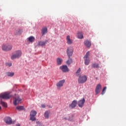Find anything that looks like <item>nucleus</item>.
I'll list each match as a JSON object with an SVG mask.
<instances>
[{"mask_svg": "<svg viewBox=\"0 0 126 126\" xmlns=\"http://www.w3.org/2000/svg\"><path fill=\"white\" fill-rule=\"evenodd\" d=\"M22 55V52L21 50H17L15 51L14 53L11 56V60H15L16 59H19Z\"/></svg>", "mask_w": 126, "mask_h": 126, "instance_id": "nucleus-1", "label": "nucleus"}, {"mask_svg": "<svg viewBox=\"0 0 126 126\" xmlns=\"http://www.w3.org/2000/svg\"><path fill=\"white\" fill-rule=\"evenodd\" d=\"M12 49V45L11 44H3L2 46V50L5 52L11 51Z\"/></svg>", "mask_w": 126, "mask_h": 126, "instance_id": "nucleus-2", "label": "nucleus"}, {"mask_svg": "<svg viewBox=\"0 0 126 126\" xmlns=\"http://www.w3.org/2000/svg\"><path fill=\"white\" fill-rule=\"evenodd\" d=\"M87 81V77L85 75L83 76H79L78 79V82L80 84H83V83H85Z\"/></svg>", "mask_w": 126, "mask_h": 126, "instance_id": "nucleus-3", "label": "nucleus"}, {"mask_svg": "<svg viewBox=\"0 0 126 126\" xmlns=\"http://www.w3.org/2000/svg\"><path fill=\"white\" fill-rule=\"evenodd\" d=\"M11 95L10 94L5 92L3 94H0V98H1L2 99H5V100H7V99H9L11 98Z\"/></svg>", "mask_w": 126, "mask_h": 126, "instance_id": "nucleus-4", "label": "nucleus"}, {"mask_svg": "<svg viewBox=\"0 0 126 126\" xmlns=\"http://www.w3.org/2000/svg\"><path fill=\"white\" fill-rule=\"evenodd\" d=\"M66 54L69 58L72 56V54H73V49H72V47H70L67 48Z\"/></svg>", "mask_w": 126, "mask_h": 126, "instance_id": "nucleus-5", "label": "nucleus"}, {"mask_svg": "<svg viewBox=\"0 0 126 126\" xmlns=\"http://www.w3.org/2000/svg\"><path fill=\"white\" fill-rule=\"evenodd\" d=\"M21 103V98H19V96L17 95L16 97H15L13 99V104L15 106L16 105H18V104H20Z\"/></svg>", "mask_w": 126, "mask_h": 126, "instance_id": "nucleus-6", "label": "nucleus"}, {"mask_svg": "<svg viewBox=\"0 0 126 126\" xmlns=\"http://www.w3.org/2000/svg\"><path fill=\"white\" fill-rule=\"evenodd\" d=\"M101 89H102V86H101V84H97L96 85V87L95 90V95H98V94L100 93Z\"/></svg>", "mask_w": 126, "mask_h": 126, "instance_id": "nucleus-7", "label": "nucleus"}, {"mask_svg": "<svg viewBox=\"0 0 126 126\" xmlns=\"http://www.w3.org/2000/svg\"><path fill=\"white\" fill-rule=\"evenodd\" d=\"M65 82V80H62L60 81L56 85L58 89H61V87L63 86V84Z\"/></svg>", "mask_w": 126, "mask_h": 126, "instance_id": "nucleus-8", "label": "nucleus"}, {"mask_svg": "<svg viewBox=\"0 0 126 126\" xmlns=\"http://www.w3.org/2000/svg\"><path fill=\"white\" fill-rule=\"evenodd\" d=\"M4 122L7 125H11L12 124V119L10 117H6L4 118Z\"/></svg>", "mask_w": 126, "mask_h": 126, "instance_id": "nucleus-9", "label": "nucleus"}, {"mask_svg": "<svg viewBox=\"0 0 126 126\" xmlns=\"http://www.w3.org/2000/svg\"><path fill=\"white\" fill-rule=\"evenodd\" d=\"M85 103V99L83 98L82 99H81L78 101V105L79 107H80V108H82Z\"/></svg>", "mask_w": 126, "mask_h": 126, "instance_id": "nucleus-10", "label": "nucleus"}, {"mask_svg": "<svg viewBox=\"0 0 126 126\" xmlns=\"http://www.w3.org/2000/svg\"><path fill=\"white\" fill-rule=\"evenodd\" d=\"M60 69H62L63 72H67V71H69V70L68 69V68L66 65H63L62 66H60Z\"/></svg>", "mask_w": 126, "mask_h": 126, "instance_id": "nucleus-11", "label": "nucleus"}, {"mask_svg": "<svg viewBox=\"0 0 126 126\" xmlns=\"http://www.w3.org/2000/svg\"><path fill=\"white\" fill-rule=\"evenodd\" d=\"M48 43V40H45L44 41H38L37 44V46H40L41 47H44V46H46V44Z\"/></svg>", "mask_w": 126, "mask_h": 126, "instance_id": "nucleus-12", "label": "nucleus"}, {"mask_svg": "<svg viewBox=\"0 0 126 126\" xmlns=\"http://www.w3.org/2000/svg\"><path fill=\"white\" fill-rule=\"evenodd\" d=\"M66 40L67 41V44H68V45H71V44H72V40L70 39V35L67 36Z\"/></svg>", "mask_w": 126, "mask_h": 126, "instance_id": "nucleus-13", "label": "nucleus"}, {"mask_svg": "<svg viewBox=\"0 0 126 126\" xmlns=\"http://www.w3.org/2000/svg\"><path fill=\"white\" fill-rule=\"evenodd\" d=\"M77 104V101L76 100H73L71 104L70 105V108L71 109H73V108H75L76 107V105Z\"/></svg>", "mask_w": 126, "mask_h": 126, "instance_id": "nucleus-14", "label": "nucleus"}, {"mask_svg": "<svg viewBox=\"0 0 126 126\" xmlns=\"http://www.w3.org/2000/svg\"><path fill=\"white\" fill-rule=\"evenodd\" d=\"M85 45L87 48H90L91 47V41L89 40H86L85 41Z\"/></svg>", "mask_w": 126, "mask_h": 126, "instance_id": "nucleus-15", "label": "nucleus"}, {"mask_svg": "<svg viewBox=\"0 0 126 126\" xmlns=\"http://www.w3.org/2000/svg\"><path fill=\"white\" fill-rule=\"evenodd\" d=\"M78 38L79 39H83V33L81 32H79L77 33Z\"/></svg>", "mask_w": 126, "mask_h": 126, "instance_id": "nucleus-16", "label": "nucleus"}, {"mask_svg": "<svg viewBox=\"0 0 126 126\" xmlns=\"http://www.w3.org/2000/svg\"><path fill=\"white\" fill-rule=\"evenodd\" d=\"M62 63H63V59L59 58L57 59V63L58 65H61V64H62Z\"/></svg>", "mask_w": 126, "mask_h": 126, "instance_id": "nucleus-17", "label": "nucleus"}, {"mask_svg": "<svg viewBox=\"0 0 126 126\" xmlns=\"http://www.w3.org/2000/svg\"><path fill=\"white\" fill-rule=\"evenodd\" d=\"M46 33H48V29L45 27L42 30V35H45Z\"/></svg>", "mask_w": 126, "mask_h": 126, "instance_id": "nucleus-18", "label": "nucleus"}, {"mask_svg": "<svg viewBox=\"0 0 126 126\" xmlns=\"http://www.w3.org/2000/svg\"><path fill=\"white\" fill-rule=\"evenodd\" d=\"M84 61L85 64H86V65H88L90 63V59L89 58H84Z\"/></svg>", "mask_w": 126, "mask_h": 126, "instance_id": "nucleus-19", "label": "nucleus"}, {"mask_svg": "<svg viewBox=\"0 0 126 126\" xmlns=\"http://www.w3.org/2000/svg\"><path fill=\"white\" fill-rule=\"evenodd\" d=\"M28 41L32 43L35 41V37H34V36H30L28 38Z\"/></svg>", "mask_w": 126, "mask_h": 126, "instance_id": "nucleus-20", "label": "nucleus"}, {"mask_svg": "<svg viewBox=\"0 0 126 126\" xmlns=\"http://www.w3.org/2000/svg\"><path fill=\"white\" fill-rule=\"evenodd\" d=\"M92 66L94 68H99V64L95 63H93Z\"/></svg>", "mask_w": 126, "mask_h": 126, "instance_id": "nucleus-21", "label": "nucleus"}, {"mask_svg": "<svg viewBox=\"0 0 126 126\" xmlns=\"http://www.w3.org/2000/svg\"><path fill=\"white\" fill-rule=\"evenodd\" d=\"M67 64H71V63H72V59L70 58V57L68 58V60L66 61Z\"/></svg>", "mask_w": 126, "mask_h": 126, "instance_id": "nucleus-22", "label": "nucleus"}, {"mask_svg": "<svg viewBox=\"0 0 126 126\" xmlns=\"http://www.w3.org/2000/svg\"><path fill=\"white\" fill-rule=\"evenodd\" d=\"M36 115H37V111L34 110H32L31 112L30 116H33L35 117Z\"/></svg>", "mask_w": 126, "mask_h": 126, "instance_id": "nucleus-23", "label": "nucleus"}, {"mask_svg": "<svg viewBox=\"0 0 126 126\" xmlns=\"http://www.w3.org/2000/svg\"><path fill=\"white\" fill-rule=\"evenodd\" d=\"M49 115H50V112L46 111L44 113V117L45 119H49Z\"/></svg>", "mask_w": 126, "mask_h": 126, "instance_id": "nucleus-24", "label": "nucleus"}, {"mask_svg": "<svg viewBox=\"0 0 126 126\" xmlns=\"http://www.w3.org/2000/svg\"><path fill=\"white\" fill-rule=\"evenodd\" d=\"M80 71H81V69L79 68L76 72L75 74L76 76H79L80 75Z\"/></svg>", "mask_w": 126, "mask_h": 126, "instance_id": "nucleus-25", "label": "nucleus"}, {"mask_svg": "<svg viewBox=\"0 0 126 126\" xmlns=\"http://www.w3.org/2000/svg\"><path fill=\"white\" fill-rule=\"evenodd\" d=\"M0 103L3 107H4L5 108L7 107V104H6V103L2 101V100H0Z\"/></svg>", "mask_w": 126, "mask_h": 126, "instance_id": "nucleus-26", "label": "nucleus"}, {"mask_svg": "<svg viewBox=\"0 0 126 126\" xmlns=\"http://www.w3.org/2000/svg\"><path fill=\"white\" fill-rule=\"evenodd\" d=\"M68 121L70 122H73V115H68Z\"/></svg>", "mask_w": 126, "mask_h": 126, "instance_id": "nucleus-27", "label": "nucleus"}, {"mask_svg": "<svg viewBox=\"0 0 126 126\" xmlns=\"http://www.w3.org/2000/svg\"><path fill=\"white\" fill-rule=\"evenodd\" d=\"M6 75H7V76L11 77V76H13V75H14V73H13V72H7L6 73Z\"/></svg>", "mask_w": 126, "mask_h": 126, "instance_id": "nucleus-28", "label": "nucleus"}, {"mask_svg": "<svg viewBox=\"0 0 126 126\" xmlns=\"http://www.w3.org/2000/svg\"><path fill=\"white\" fill-rule=\"evenodd\" d=\"M90 55V52L89 51L87 52L85 56L84 57V59H89V55Z\"/></svg>", "mask_w": 126, "mask_h": 126, "instance_id": "nucleus-29", "label": "nucleus"}, {"mask_svg": "<svg viewBox=\"0 0 126 126\" xmlns=\"http://www.w3.org/2000/svg\"><path fill=\"white\" fill-rule=\"evenodd\" d=\"M16 109L19 111H21V110H23V109H24V107H23V106H18L16 107Z\"/></svg>", "mask_w": 126, "mask_h": 126, "instance_id": "nucleus-30", "label": "nucleus"}, {"mask_svg": "<svg viewBox=\"0 0 126 126\" xmlns=\"http://www.w3.org/2000/svg\"><path fill=\"white\" fill-rule=\"evenodd\" d=\"M30 120L34 122L36 121V118L35 117V116H30Z\"/></svg>", "mask_w": 126, "mask_h": 126, "instance_id": "nucleus-31", "label": "nucleus"}, {"mask_svg": "<svg viewBox=\"0 0 126 126\" xmlns=\"http://www.w3.org/2000/svg\"><path fill=\"white\" fill-rule=\"evenodd\" d=\"M23 32V30L22 29H19L18 30L17 34L19 35H20Z\"/></svg>", "mask_w": 126, "mask_h": 126, "instance_id": "nucleus-32", "label": "nucleus"}, {"mask_svg": "<svg viewBox=\"0 0 126 126\" xmlns=\"http://www.w3.org/2000/svg\"><path fill=\"white\" fill-rule=\"evenodd\" d=\"M106 89H107V87H105L103 90H102V95H104L105 94V91H106Z\"/></svg>", "mask_w": 126, "mask_h": 126, "instance_id": "nucleus-33", "label": "nucleus"}, {"mask_svg": "<svg viewBox=\"0 0 126 126\" xmlns=\"http://www.w3.org/2000/svg\"><path fill=\"white\" fill-rule=\"evenodd\" d=\"M63 120L64 121H68V115H67L66 117H63Z\"/></svg>", "mask_w": 126, "mask_h": 126, "instance_id": "nucleus-34", "label": "nucleus"}, {"mask_svg": "<svg viewBox=\"0 0 126 126\" xmlns=\"http://www.w3.org/2000/svg\"><path fill=\"white\" fill-rule=\"evenodd\" d=\"M6 65L7 66L10 67V66H11V65H12V63H6Z\"/></svg>", "mask_w": 126, "mask_h": 126, "instance_id": "nucleus-35", "label": "nucleus"}, {"mask_svg": "<svg viewBox=\"0 0 126 126\" xmlns=\"http://www.w3.org/2000/svg\"><path fill=\"white\" fill-rule=\"evenodd\" d=\"M41 106L42 108H46V105H45V104H41Z\"/></svg>", "mask_w": 126, "mask_h": 126, "instance_id": "nucleus-36", "label": "nucleus"}, {"mask_svg": "<svg viewBox=\"0 0 126 126\" xmlns=\"http://www.w3.org/2000/svg\"><path fill=\"white\" fill-rule=\"evenodd\" d=\"M16 126H20V124H17V125H16Z\"/></svg>", "mask_w": 126, "mask_h": 126, "instance_id": "nucleus-37", "label": "nucleus"}, {"mask_svg": "<svg viewBox=\"0 0 126 126\" xmlns=\"http://www.w3.org/2000/svg\"><path fill=\"white\" fill-rule=\"evenodd\" d=\"M1 110V106H0V110Z\"/></svg>", "mask_w": 126, "mask_h": 126, "instance_id": "nucleus-38", "label": "nucleus"}]
</instances>
